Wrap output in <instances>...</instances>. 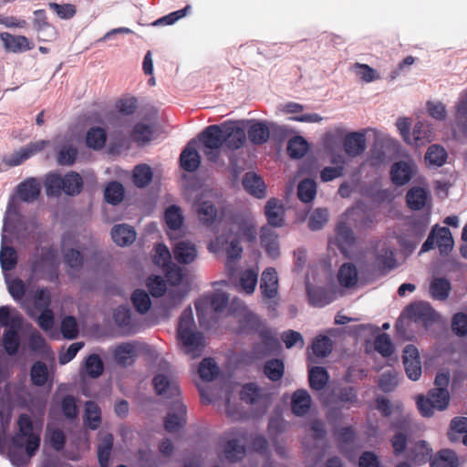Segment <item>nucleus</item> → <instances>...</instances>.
<instances>
[{"label": "nucleus", "mask_w": 467, "mask_h": 467, "mask_svg": "<svg viewBox=\"0 0 467 467\" xmlns=\"http://www.w3.org/2000/svg\"><path fill=\"white\" fill-rule=\"evenodd\" d=\"M40 253L36 254L30 262L32 273L49 282L58 280L57 252L53 246H43Z\"/></svg>", "instance_id": "5"}, {"label": "nucleus", "mask_w": 467, "mask_h": 467, "mask_svg": "<svg viewBox=\"0 0 467 467\" xmlns=\"http://www.w3.org/2000/svg\"><path fill=\"white\" fill-rule=\"evenodd\" d=\"M317 184L311 179L302 181L297 187V195L300 201L309 202L316 197Z\"/></svg>", "instance_id": "59"}, {"label": "nucleus", "mask_w": 467, "mask_h": 467, "mask_svg": "<svg viewBox=\"0 0 467 467\" xmlns=\"http://www.w3.org/2000/svg\"><path fill=\"white\" fill-rule=\"evenodd\" d=\"M350 70L363 83H371L381 78L380 73L368 64L354 63Z\"/></svg>", "instance_id": "30"}, {"label": "nucleus", "mask_w": 467, "mask_h": 467, "mask_svg": "<svg viewBox=\"0 0 467 467\" xmlns=\"http://www.w3.org/2000/svg\"><path fill=\"white\" fill-rule=\"evenodd\" d=\"M308 150L307 141L301 136L291 139L288 142L287 151L294 159L304 157Z\"/></svg>", "instance_id": "56"}, {"label": "nucleus", "mask_w": 467, "mask_h": 467, "mask_svg": "<svg viewBox=\"0 0 467 467\" xmlns=\"http://www.w3.org/2000/svg\"><path fill=\"white\" fill-rule=\"evenodd\" d=\"M307 295L312 305L317 306H326L337 298V291H326L321 286L312 287L307 285Z\"/></svg>", "instance_id": "28"}, {"label": "nucleus", "mask_w": 467, "mask_h": 467, "mask_svg": "<svg viewBox=\"0 0 467 467\" xmlns=\"http://www.w3.org/2000/svg\"><path fill=\"white\" fill-rule=\"evenodd\" d=\"M18 431L12 437L8 456L16 467H25L40 447V435L34 432L29 415L23 413L17 419Z\"/></svg>", "instance_id": "3"}, {"label": "nucleus", "mask_w": 467, "mask_h": 467, "mask_svg": "<svg viewBox=\"0 0 467 467\" xmlns=\"http://www.w3.org/2000/svg\"><path fill=\"white\" fill-rule=\"evenodd\" d=\"M153 172L147 164H139L133 171V182L139 188L146 187L152 180Z\"/></svg>", "instance_id": "51"}, {"label": "nucleus", "mask_w": 467, "mask_h": 467, "mask_svg": "<svg viewBox=\"0 0 467 467\" xmlns=\"http://www.w3.org/2000/svg\"><path fill=\"white\" fill-rule=\"evenodd\" d=\"M114 438L111 433L100 437L98 445V459L100 467H109L111 458Z\"/></svg>", "instance_id": "31"}, {"label": "nucleus", "mask_w": 467, "mask_h": 467, "mask_svg": "<svg viewBox=\"0 0 467 467\" xmlns=\"http://www.w3.org/2000/svg\"><path fill=\"white\" fill-rule=\"evenodd\" d=\"M154 389L158 395H163L166 398H177L181 390L175 382H171L165 375L158 374L152 380Z\"/></svg>", "instance_id": "25"}, {"label": "nucleus", "mask_w": 467, "mask_h": 467, "mask_svg": "<svg viewBox=\"0 0 467 467\" xmlns=\"http://www.w3.org/2000/svg\"><path fill=\"white\" fill-rule=\"evenodd\" d=\"M451 291L450 283L444 278L434 279L430 287V293L435 299L444 300L448 297Z\"/></svg>", "instance_id": "60"}, {"label": "nucleus", "mask_w": 467, "mask_h": 467, "mask_svg": "<svg viewBox=\"0 0 467 467\" xmlns=\"http://www.w3.org/2000/svg\"><path fill=\"white\" fill-rule=\"evenodd\" d=\"M260 290L265 298H276L278 295V275L274 267H267L263 271Z\"/></svg>", "instance_id": "19"}, {"label": "nucleus", "mask_w": 467, "mask_h": 467, "mask_svg": "<svg viewBox=\"0 0 467 467\" xmlns=\"http://www.w3.org/2000/svg\"><path fill=\"white\" fill-rule=\"evenodd\" d=\"M285 209L283 202L276 198L269 199L265 205V215L269 225L282 227L285 225Z\"/></svg>", "instance_id": "16"}, {"label": "nucleus", "mask_w": 467, "mask_h": 467, "mask_svg": "<svg viewBox=\"0 0 467 467\" xmlns=\"http://www.w3.org/2000/svg\"><path fill=\"white\" fill-rule=\"evenodd\" d=\"M429 199L428 192L421 187H414L407 193L408 205L413 210L423 208Z\"/></svg>", "instance_id": "46"}, {"label": "nucleus", "mask_w": 467, "mask_h": 467, "mask_svg": "<svg viewBox=\"0 0 467 467\" xmlns=\"http://www.w3.org/2000/svg\"><path fill=\"white\" fill-rule=\"evenodd\" d=\"M337 279L340 287L355 288L358 284V272L356 265L351 263L343 264L337 271Z\"/></svg>", "instance_id": "22"}, {"label": "nucleus", "mask_w": 467, "mask_h": 467, "mask_svg": "<svg viewBox=\"0 0 467 467\" xmlns=\"http://www.w3.org/2000/svg\"><path fill=\"white\" fill-rule=\"evenodd\" d=\"M459 460L451 450H441L431 461V467H458Z\"/></svg>", "instance_id": "44"}, {"label": "nucleus", "mask_w": 467, "mask_h": 467, "mask_svg": "<svg viewBox=\"0 0 467 467\" xmlns=\"http://www.w3.org/2000/svg\"><path fill=\"white\" fill-rule=\"evenodd\" d=\"M246 130L249 140L254 144L265 142L270 135L268 127L262 122L244 119L235 121V148L243 146L245 143Z\"/></svg>", "instance_id": "7"}, {"label": "nucleus", "mask_w": 467, "mask_h": 467, "mask_svg": "<svg viewBox=\"0 0 467 467\" xmlns=\"http://www.w3.org/2000/svg\"><path fill=\"white\" fill-rule=\"evenodd\" d=\"M65 265L70 269L79 271L84 265V256L77 249L70 248L64 252L63 254Z\"/></svg>", "instance_id": "64"}, {"label": "nucleus", "mask_w": 467, "mask_h": 467, "mask_svg": "<svg viewBox=\"0 0 467 467\" xmlns=\"http://www.w3.org/2000/svg\"><path fill=\"white\" fill-rule=\"evenodd\" d=\"M173 254L180 264H191L197 257V249L193 244L181 241L173 247Z\"/></svg>", "instance_id": "29"}, {"label": "nucleus", "mask_w": 467, "mask_h": 467, "mask_svg": "<svg viewBox=\"0 0 467 467\" xmlns=\"http://www.w3.org/2000/svg\"><path fill=\"white\" fill-rule=\"evenodd\" d=\"M447 159V153L443 147L433 144L427 150L425 161L429 166L440 167L444 164Z\"/></svg>", "instance_id": "49"}, {"label": "nucleus", "mask_w": 467, "mask_h": 467, "mask_svg": "<svg viewBox=\"0 0 467 467\" xmlns=\"http://www.w3.org/2000/svg\"><path fill=\"white\" fill-rule=\"evenodd\" d=\"M165 222L171 230H178L182 227L183 217L181 209L176 205L169 206L165 211Z\"/></svg>", "instance_id": "62"}, {"label": "nucleus", "mask_w": 467, "mask_h": 467, "mask_svg": "<svg viewBox=\"0 0 467 467\" xmlns=\"http://www.w3.org/2000/svg\"><path fill=\"white\" fill-rule=\"evenodd\" d=\"M371 128L348 131L342 124H337L327 130L322 142L327 151L341 152L348 158H357L367 149V136L370 135Z\"/></svg>", "instance_id": "2"}, {"label": "nucleus", "mask_w": 467, "mask_h": 467, "mask_svg": "<svg viewBox=\"0 0 467 467\" xmlns=\"http://www.w3.org/2000/svg\"><path fill=\"white\" fill-rule=\"evenodd\" d=\"M0 38L8 52L22 53L33 48L25 36H13L10 33L4 32L0 34Z\"/></svg>", "instance_id": "23"}, {"label": "nucleus", "mask_w": 467, "mask_h": 467, "mask_svg": "<svg viewBox=\"0 0 467 467\" xmlns=\"http://www.w3.org/2000/svg\"><path fill=\"white\" fill-rule=\"evenodd\" d=\"M373 144L370 149L368 161L370 165L379 167L388 162L389 156L397 149V141L389 134L371 128L370 135Z\"/></svg>", "instance_id": "6"}, {"label": "nucleus", "mask_w": 467, "mask_h": 467, "mask_svg": "<svg viewBox=\"0 0 467 467\" xmlns=\"http://www.w3.org/2000/svg\"><path fill=\"white\" fill-rule=\"evenodd\" d=\"M257 237L254 219L250 212L235 216V243L253 244Z\"/></svg>", "instance_id": "9"}, {"label": "nucleus", "mask_w": 467, "mask_h": 467, "mask_svg": "<svg viewBox=\"0 0 467 467\" xmlns=\"http://www.w3.org/2000/svg\"><path fill=\"white\" fill-rule=\"evenodd\" d=\"M113 356L119 365L124 367L130 365L135 356V348L131 343H122L116 347Z\"/></svg>", "instance_id": "45"}, {"label": "nucleus", "mask_w": 467, "mask_h": 467, "mask_svg": "<svg viewBox=\"0 0 467 467\" xmlns=\"http://www.w3.org/2000/svg\"><path fill=\"white\" fill-rule=\"evenodd\" d=\"M104 370V364L98 354L89 355L85 361V372L90 378H99Z\"/></svg>", "instance_id": "58"}, {"label": "nucleus", "mask_w": 467, "mask_h": 467, "mask_svg": "<svg viewBox=\"0 0 467 467\" xmlns=\"http://www.w3.org/2000/svg\"><path fill=\"white\" fill-rule=\"evenodd\" d=\"M258 267H249L240 271L238 277V288L246 295L254 292L258 282Z\"/></svg>", "instance_id": "24"}, {"label": "nucleus", "mask_w": 467, "mask_h": 467, "mask_svg": "<svg viewBox=\"0 0 467 467\" xmlns=\"http://www.w3.org/2000/svg\"><path fill=\"white\" fill-rule=\"evenodd\" d=\"M83 188V179L76 171H69L63 176V190L67 195L76 196L78 195Z\"/></svg>", "instance_id": "33"}, {"label": "nucleus", "mask_w": 467, "mask_h": 467, "mask_svg": "<svg viewBox=\"0 0 467 467\" xmlns=\"http://www.w3.org/2000/svg\"><path fill=\"white\" fill-rule=\"evenodd\" d=\"M228 301L229 296L227 294L217 292L213 294L211 296L202 299V301L196 302L195 307L197 312L199 313L202 304L209 305L213 311L222 312L226 308Z\"/></svg>", "instance_id": "34"}, {"label": "nucleus", "mask_w": 467, "mask_h": 467, "mask_svg": "<svg viewBox=\"0 0 467 467\" xmlns=\"http://www.w3.org/2000/svg\"><path fill=\"white\" fill-rule=\"evenodd\" d=\"M198 373L204 381H212L218 376L219 367L213 358H205L200 363Z\"/></svg>", "instance_id": "52"}, {"label": "nucleus", "mask_w": 467, "mask_h": 467, "mask_svg": "<svg viewBox=\"0 0 467 467\" xmlns=\"http://www.w3.org/2000/svg\"><path fill=\"white\" fill-rule=\"evenodd\" d=\"M330 157V161L334 167H325L320 174L323 182H330L344 174V167L346 165L345 155L341 152L327 151Z\"/></svg>", "instance_id": "21"}, {"label": "nucleus", "mask_w": 467, "mask_h": 467, "mask_svg": "<svg viewBox=\"0 0 467 467\" xmlns=\"http://www.w3.org/2000/svg\"><path fill=\"white\" fill-rule=\"evenodd\" d=\"M435 139L433 129L429 123L418 121L412 130L409 145L420 148L431 142Z\"/></svg>", "instance_id": "18"}, {"label": "nucleus", "mask_w": 467, "mask_h": 467, "mask_svg": "<svg viewBox=\"0 0 467 467\" xmlns=\"http://www.w3.org/2000/svg\"><path fill=\"white\" fill-rule=\"evenodd\" d=\"M261 242L269 256L276 258L279 255L278 236L270 228L262 229Z\"/></svg>", "instance_id": "40"}, {"label": "nucleus", "mask_w": 467, "mask_h": 467, "mask_svg": "<svg viewBox=\"0 0 467 467\" xmlns=\"http://www.w3.org/2000/svg\"><path fill=\"white\" fill-rule=\"evenodd\" d=\"M335 244L341 249L344 254H348V249L355 243V237L345 223H340L337 228Z\"/></svg>", "instance_id": "36"}, {"label": "nucleus", "mask_w": 467, "mask_h": 467, "mask_svg": "<svg viewBox=\"0 0 467 467\" xmlns=\"http://www.w3.org/2000/svg\"><path fill=\"white\" fill-rule=\"evenodd\" d=\"M153 130L150 125L144 123H137L131 133V140L138 145H144L151 140Z\"/></svg>", "instance_id": "54"}, {"label": "nucleus", "mask_w": 467, "mask_h": 467, "mask_svg": "<svg viewBox=\"0 0 467 467\" xmlns=\"http://www.w3.org/2000/svg\"><path fill=\"white\" fill-rule=\"evenodd\" d=\"M209 249L214 254L224 252L226 254V269L230 277L234 275V239L220 235L210 243Z\"/></svg>", "instance_id": "14"}, {"label": "nucleus", "mask_w": 467, "mask_h": 467, "mask_svg": "<svg viewBox=\"0 0 467 467\" xmlns=\"http://www.w3.org/2000/svg\"><path fill=\"white\" fill-rule=\"evenodd\" d=\"M47 144L48 141L44 140L31 142L11 154L7 159L5 160V162L10 167L18 166L35 154L42 151Z\"/></svg>", "instance_id": "13"}, {"label": "nucleus", "mask_w": 467, "mask_h": 467, "mask_svg": "<svg viewBox=\"0 0 467 467\" xmlns=\"http://www.w3.org/2000/svg\"><path fill=\"white\" fill-rule=\"evenodd\" d=\"M44 185L48 197L60 196L63 190V176L57 172H48L45 177Z\"/></svg>", "instance_id": "43"}, {"label": "nucleus", "mask_w": 467, "mask_h": 467, "mask_svg": "<svg viewBox=\"0 0 467 467\" xmlns=\"http://www.w3.org/2000/svg\"><path fill=\"white\" fill-rule=\"evenodd\" d=\"M55 150L57 152V162L58 165L71 166L75 163L78 156V149L74 145L66 143L59 148L57 147Z\"/></svg>", "instance_id": "42"}, {"label": "nucleus", "mask_w": 467, "mask_h": 467, "mask_svg": "<svg viewBox=\"0 0 467 467\" xmlns=\"http://www.w3.org/2000/svg\"><path fill=\"white\" fill-rule=\"evenodd\" d=\"M187 410L183 403L175 400L172 411L169 412L164 420L165 430L169 432H176L186 423Z\"/></svg>", "instance_id": "17"}, {"label": "nucleus", "mask_w": 467, "mask_h": 467, "mask_svg": "<svg viewBox=\"0 0 467 467\" xmlns=\"http://www.w3.org/2000/svg\"><path fill=\"white\" fill-rule=\"evenodd\" d=\"M104 196L109 203H119L124 198L123 185L117 181L110 182L105 189Z\"/></svg>", "instance_id": "55"}, {"label": "nucleus", "mask_w": 467, "mask_h": 467, "mask_svg": "<svg viewBox=\"0 0 467 467\" xmlns=\"http://www.w3.org/2000/svg\"><path fill=\"white\" fill-rule=\"evenodd\" d=\"M432 450L425 441L417 442L410 451L411 460L417 463H425L431 459Z\"/></svg>", "instance_id": "61"}, {"label": "nucleus", "mask_w": 467, "mask_h": 467, "mask_svg": "<svg viewBox=\"0 0 467 467\" xmlns=\"http://www.w3.org/2000/svg\"><path fill=\"white\" fill-rule=\"evenodd\" d=\"M197 213L200 221L205 225L213 224L218 214L216 207L210 201H202L199 203Z\"/></svg>", "instance_id": "48"}, {"label": "nucleus", "mask_w": 467, "mask_h": 467, "mask_svg": "<svg viewBox=\"0 0 467 467\" xmlns=\"http://www.w3.org/2000/svg\"><path fill=\"white\" fill-rule=\"evenodd\" d=\"M434 241L441 254H448L453 248V238L451 231L446 227L436 228L433 231Z\"/></svg>", "instance_id": "39"}, {"label": "nucleus", "mask_w": 467, "mask_h": 467, "mask_svg": "<svg viewBox=\"0 0 467 467\" xmlns=\"http://www.w3.org/2000/svg\"><path fill=\"white\" fill-rule=\"evenodd\" d=\"M16 193L22 202H33L41 193V184L36 178H27L16 186Z\"/></svg>", "instance_id": "20"}, {"label": "nucleus", "mask_w": 467, "mask_h": 467, "mask_svg": "<svg viewBox=\"0 0 467 467\" xmlns=\"http://www.w3.org/2000/svg\"><path fill=\"white\" fill-rule=\"evenodd\" d=\"M450 404V394L448 389H431L426 397L417 398V407L423 417H431L435 411L445 410Z\"/></svg>", "instance_id": "8"}, {"label": "nucleus", "mask_w": 467, "mask_h": 467, "mask_svg": "<svg viewBox=\"0 0 467 467\" xmlns=\"http://www.w3.org/2000/svg\"><path fill=\"white\" fill-rule=\"evenodd\" d=\"M31 381L35 386H44L48 378V370L47 365L42 361H36L33 364L30 371Z\"/></svg>", "instance_id": "57"}, {"label": "nucleus", "mask_w": 467, "mask_h": 467, "mask_svg": "<svg viewBox=\"0 0 467 467\" xmlns=\"http://www.w3.org/2000/svg\"><path fill=\"white\" fill-rule=\"evenodd\" d=\"M240 397L249 403L266 404L268 402V395L254 383L245 384L240 391Z\"/></svg>", "instance_id": "32"}, {"label": "nucleus", "mask_w": 467, "mask_h": 467, "mask_svg": "<svg viewBox=\"0 0 467 467\" xmlns=\"http://www.w3.org/2000/svg\"><path fill=\"white\" fill-rule=\"evenodd\" d=\"M311 406V398L306 390L298 389L292 396V410L297 416L305 415Z\"/></svg>", "instance_id": "38"}, {"label": "nucleus", "mask_w": 467, "mask_h": 467, "mask_svg": "<svg viewBox=\"0 0 467 467\" xmlns=\"http://www.w3.org/2000/svg\"><path fill=\"white\" fill-rule=\"evenodd\" d=\"M131 302L136 311L140 314H146L151 306L150 296L142 289H136L133 291L131 295Z\"/></svg>", "instance_id": "53"}, {"label": "nucleus", "mask_w": 467, "mask_h": 467, "mask_svg": "<svg viewBox=\"0 0 467 467\" xmlns=\"http://www.w3.org/2000/svg\"><path fill=\"white\" fill-rule=\"evenodd\" d=\"M85 420L88 427L97 430L101 423V411L99 405L92 400L85 403Z\"/></svg>", "instance_id": "47"}, {"label": "nucleus", "mask_w": 467, "mask_h": 467, "mask_svg": "<svg viewBox=\"0 0 467 467\" xmlns=\"http://www.w3.org/2000/svg\"><path fill=\"white\" fill-rule=\"evenodd\" d=\"M177 338L182 351L192 358H199L204 349L205 340L202 332L195 330L191 307L184 309L179 318Z\"/></svg>", "instance_id": "4"}, {"label": "nucleus", "mask_w": 467, "mask_h": 467, "mask_svg": "<svg viewBox=\"0 0 467 467\" xmlns=\"http://www.w3.org/2000/svg\"><path fill=\"white\" fill-rule=\"evenodd\" d=\"M107 140V132L103 128L92 127L86 135V145L93 150H101L104 148Z\"/></svg>", "instance_id": "41"}, {"label": "nucleus", "mask_w": 467, "mask_h": 467, "mask_svg": "<svg viewBox=\"0 0 467 467\" xmlns=\"http://www.w3.org/2000/svg\"><path fill=\"white\" fill-rule=\"evenodd\" d=\"M20 328L10 327L5 330L3 334V347L7 355L16 356L20 348Z\"/></svg>", "instance_id": "35"}, {"label": "nucleus", "mask_w": 467, "mask_h": 467, "mask_svg": "<svg viewBox=\"0 0 467 467\" xmlns=\"http://www.w3.org/2000/svg\"><path fill=\"white\" fill-rule=\"evenodd\" d=\"M373 265L379 269H390L395 267L396 260L392 247L389 242L380 241L375 245Z\"/></svg>", "instance_id": "15"}, {"label": "nucleus", "mask_w": 467, "mask_h": 467, "mask_svg": "<svg viewBox=\"0 0 467 467\" xmlns=\"http://www.w3.org/2000/svg\"><path fill=\"white\" fill-rule=\"evenodd\" d=\"M417 171L416 164L411 160L400 161L392 164L390 168L391 182L398 186L408 183Z\"/></svg>", "instance_id": "11"}, {"label": "nucleus", "mask_w": 467, "mask_h": 467, "mask_svg": "<svg viewBox=\"0 0 467 467\" xmlns=\"http://www.w3.org/2000/svg\"><path fill=\"white\" fill-rule=\"evenodd\" d=\"M406 315L416 324L428 328L439 320L438 314L427 303H416L406 309Z\"/></svg>", "instance_id": "10"}, {"label": "nucleus", "mask_w": 467, "mask_h": 467, "mask_svg": "<svg viewBox=\"0 0 467 467\" xmlns=\"http://www.w3.org/2000/svg\"><path fill=\"white\" fill-rule=\"evenodd\" d=\"M13 312L14 314H12L11 307L8 306H0L1 327L21 328L23 325V317L16 310L14 309Z\"/></svg>", "instance_id": "37"}, {"label": "nucleus", "mask_w": 467, "mask_h": 467, "mask_svg": "<svg viewBox=\"0 0 467 467\" xmlns=\"http://www.w3.org/2000/svg\"><path fill=\"white\" fill-rule=\"evenodd\" d=\"M243 185L247 192L256 198L262 199L266 196L265 183L260 176L254 172H248L245 174L243 180Z\"/></svg>", "instance_id": "26"}, {"label": "nucleus", "mask_w": 467, "mask_h": 467, "mask_svg": "<svg viewBox=\"0 0 467 467\" xmlns=\"http://www.w3.org/2000/svg\"><path fill=\"white\" fill-rule=\"evenodd\" d=\"M235 317L239 322V332L241 333H258L260 336H266L267 330L260 319L246 309L235 312Z\"/></svg>", "instance_id": "12"}, {"label": "nucleus", "mask_w": 467, "mask_h": 467, "mask_svg": "<svg viewBox=\"0 0 467 467\" xmlns=\"http://www.w3.org/2000/svg\"><path fill=\"white\" fill-rule=\"evenodd\" d=\"M17 253L12 246L2 245L0 249V265L3 271H11L17 265Z\"/></svg>", "instance_id": "50"}, {"label": "nucleus", "mask_w": 467, "mask_h": 467, "mask_svg": "<svg viewBox=\"0 0 467 467\" xmlns=\"http://www.w3.org/2000/svg\"><path fill=\"white\" fill-rule=\"evenodd\" d=\"M111 237L117 245L128 246L135 241L136 232L127 224H116L111 229Z\"/></svg>", "instance_id": "27"}, {"label": "nucleus", "mask_w": 467, "mask_h": 467, "mask_svg": "<svg viewBox=\"0 0 467 467\" xmlns=\"http://www.w3.org/2000/svg\"><path fill=\"white\" fill-rule=\"evenodd\" d=\"M328 381V375L325 368L314 367L309 369L310 386L315 389H323Z\"/></svg>", "instance_id": "63"}, {"label": "nucleus", "mask_w": 467, "mask_h": 467, "mask_svg": "<svg viewBox=\"0 0 467 467\" xmlns=\"http://www.w3.org/2000/svg\"><path fill=\"white\" fill-rule=\"evenodd\" d=\"M197 148L218 171L228 172L234 178V120L209 125L186 144L179 159L185 171L199 169L201 155Z\"/></svg>", "instance_id": "1"}]
</instances>
